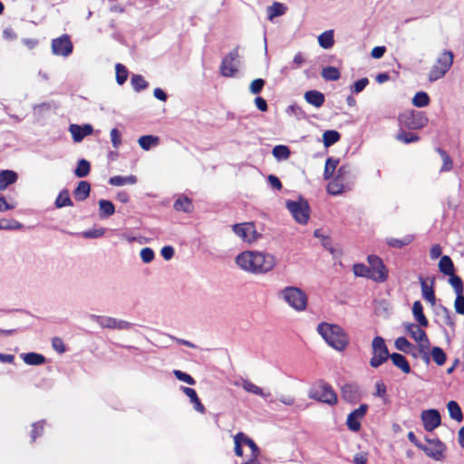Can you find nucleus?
<instances>
[{
    "label": "nucleus",
    "mask_w": 464,
    "mask_h": 464,
    "mask_svg": "<svg viewBox=\"0 0 464 464\" xmlns=\"http://www.w3.org/2000/svg\"><path fill=\"white\" fill-rule=\"evenodd\" d=\"M52 53L56 56L68 57L73 52V44L67 34L52 40Z\"/></svg>",
    "instance_id": "nucleus-10"
},
{
    "label": "nucleus",
    "mask_w": 464,
    "mask_h": 464,
    "mask_svg": "<svg viewBox=\"0 0 464 464\" xmlns=\"http://www.w3.org/2000/svg\"><path fill=\"white\" fill-rule=\"evenodd\" d=\"M19 175L13 169L0 170V191L5 190L9 186L16 183Z\"/></svg>",
    "instance_id": "nucleus-20"
},
{
    "label": "nucleus",
    "mask_w": 464,
    "mask_h": 464,
    "mask_svg": "<svg viewBox=\"0 0 464 464\" xmlns=\"http://www.w3.org/2000/svg\"><path fill=\"white\" fill-rule=\"evenodd\" d=\"M282 295L285 301L295 310H305L307 306V295L303 290L295 286H286L282 291Z\"/></svg>",
    "instance_id": "nucleus-7"
},
{
    "label": "nucleus",
    "mask_w": 464,
    "mask_h": 464,
    "mask_svg": "<svg viewBox=\"0 0 464 464\" xmlns=\"http://www.w3.org/2000/svg\"><path fill=\"white\" fill-rule=\"evenodd\" d=\"M428 117L420 111L410 110L401 112L398 116L399 125L410 130L424 128L428 123Z\"/></svg>",
    "instance_id": "nucleus-4"
},
{
    "label": "nucleus",
    "mask_w": 464,
    "mask_h": 464,
    "mask_svg": "<svg viewBox=\"0 0 464 464\" xmlns=\"http://www.w3.org/2000/svg\"><path fill=\"white\" fill-rule=\"evenodd\" d=\"M2 224V230H21L24 228V224L15 219L0 218Z\"/></svg>",
    "instance_id": "nucleus-55"
},
{
    "label": "nucleus",
    "mask_w": 464,
    "mask_h": 464,
    "mask_svg": "<svg viewBox=\"0 0 464 464\" xmlns=\"http://www.w3.org/2000/svg\"><path fill=\"white\" fill-rule=\"evenodd\" d=\"M414 240L413 235H406L402 238L388 237L386 238V244L390 247L401 249L406 246H409Z\"/></svg>",
    "instance_id": "nucleus-39"
},
{
    "label": "nucleus",
    "mask_w": 464,
    "mask_h": 464,
    "mask_svg": "<svg viewBox=\"0 0 464 464\" xmlns=\"http://www.w3.org/2000/svg\"><path fill=\"white\" fill-rule=\"evenodd\" d=\"M304 98L307 103L315 108H321L325 102L324 94L318 90L306 91L304 94Z\"/></svg>",
    "instance_id": "nucleus-22"
},
{
    "label": "nucleus",
    "mask_w": 464,
    "mask_h": 464,
    "mask_svg": "<svg viewBox=\"0 0 464 464\" xmlns=\"http://www.w3.org/2000/svg\"><path fill=\"white\" fill-rule=\"evenodd\" d=\"M76 201H84L90 197L91 184L87 180H81L72 191Z\"/></svg>",
    "instance_id": "nucleus-24"
},
{
    "label": "nucleus",
    "mask_w": 464,
    "mask_h": 464,
    "mask_svg": "<svg viewBox=\"0 0 464 464\" xmlns=\"http://www.w3.org/2000/svg\"><path fill=\"white\" fill-rule=\"evenodd\" d=\"M447 72L445 70H442L440 67H439L438 64H435L431 67L430 73H429V81L430 82H436L442 78Z\"/></svg>",
    "instance_id": "nucleus-61"
},
{
    "label": "nucleus",
    "mask_w": 464,
    "mask_h": 464,
    "mask_svg": "<svg viewBox=\"0 0 464 464\" xmlns=\"http://www.w3.org/2000/svg\"><path fill=\"white\" fill-rule=\"evenodd\" d=\"M391 359L392 364L400 369L403 373L410 374L412 372L411 365L406 357L400 353H392Z\"/></svg>",
    "instance_id": "nucleus-23"
},
{
    "label": "nucleus",
    "mask_w": 464,
    "mask_h": 464,
    "mask_svg": "<svg viewBox=\"0 0 464 464\" xmlns=\"http://www.w3.org/2000/svg\"><path fill=\"white\" fill-rule=\"evenodd\" d=\"M439 270L443 275L450 276L453 274L454 271V264L451 258L447 256L443 255L441 256L440 261H439Z\"/></svg>",
    "instance_id": "nucleus-45"
},
{
    "label": "nucleus",
    "mask_w": 464,
    "mask_h": 464,
    "mask_svg": "<svg viewBox=\"0 0 464 464\" xmlns=\"http://www.w3.org/2000/svg\"><path fill=\"white\" fill-rule=\"evenodd\" d=\"M449 283L454 289L456 296L463 295L464 284L460 276L454 273L449 276Z\"/></svg>",
    "instance_id": "nucleus-51"
},
{
    "label": "nucleus",
    "mask_w": 464,
    "mask_h": 464,
    "mask_svg": "<svg viewBox=\"0 0 464 464\" xmlns=\"http://www.w3.org/2000/svg\"><path fill=\"white\" fill-rule=\"evenodd\" d=\"M236 264L251 274H266L276 264L275 256L261 251H243L236 256Z\"/></svg>",
    "instance_id": "nucleus-1"
},
{
    "label": "nucleus",
    "mask_w": 464,
    "mask_h": 464,
    "mask_svg": "<svg viewBox=\"0 0 464 464\" xmlns=\"http://www.w3.org/2000/svg\"><path fill=\"white\" fill-rule=\"evenodd\" d=\"M272 155L277 161H284L290 158L291 150L286 145L278 144L273 147Z\"/></svg>",
    "instance_id": "nucleus-40"
},
{
    "label": "nucleus",
    "mask_w": 464,
    "mask_h": 464,
    "mask_svg": "<svg viewBox=\"0 0 464 464\" xmlns=\"http://www.w3.org/2000/svg\"><path fill=\"white\" fill-rule=\"evenodd\" d=\"M372 357L370 359V365L372 368H378L386 362L391 357L385 339L376 335L372 342Z\"/></svg>",
    "instance_id": "nucleus-6"
},
{
    "label": "nucleus",
    "mask_w": 464,
    "mask_h": 464,
    "mask_svg": "<svg viewBox=\"0 0 464 464\" xmlns=\"http://www.w3.org/2000/svg\"><path fill=\"white\" fill-rule=\"evenodd\" d=\"M341 133L336 130H326L323 132L322 142L325 149L330 148L341 140Z\"/></svg>",
    "instance_id": "nucleus-32"
},
{
    "label": "nucleus",
    "mask_w": 464,
    "mask_h": 464,
    "mask_svg": "<svg viewBox=\"0 0 464 464\" xmlns=\"http://www.w3.org/2000/svg\"><path fill=\"white\" fill-rule=\"evenodd\" d=\"M395 348L404 353H409L413 348V344L405 337L400 336L394 342Z\"/></svg>",
    "instance_id": "nucleus-53"
},
{
    "label": "nucleus",
    "mask_w": 464,
    "mask_h": 464,
    "mask_svg": "<svg viewBox=\"0 0 464 464\" xmlns=\"http://www.w3.org/2000/svg\"><path fill=\"white\" fill-rule=\"evenodd\" d=\"M98 205L99 218L102 220L112 216L116 211L114 204L110 199L101 198L98 201Z\"/></svg>",
    "instance_id": "nucleus-26"
},
{
    "label": "nucleus",
    "mask_w": 464,
    "mask_h": 464,
    "mask_svg": "<svg viewBox=\"0 0 464 464\" xmlns=\"http://www.w3.org/2000/svg\"><path fill=\"white\" fill-rule=\"evenodd\" d=\"M21 358L23 359V361L25 364L31 365V366L43 365L46 362V357L44 354L36 353V352H29V353H21Z\"/></svg>",
    "instance_id": "nucleus-25"
},
{
    "label": "nucleus",
    "mask_w": 464,
    "mask_h": 464,
    "mask_svg": "<svg viewBox=\"0 0 464 464\" xmlns=\"http://www.w3.org/2000/svg\"><path fill=\"white\" fill-rule=\"evenodd\" d=\"M341 395L343 401L349 403L357 402L360 398V387L358 384L353 382L344 383L341 387Z\"/></svg>",
    "instance_id": "nucleus-18"
},
{
    "label": "nucleus",
    "mask_w": 464,
    "mask_h": 464,
    "mask_svg": "<svg viewBox=\"0 0 464 464\" xmlns=\"http://www.w3.org/2000/svg\"><path fill=\"white\" fill-rule=\"evenodd\" d=\"M369 405L362 403L360 406L353 410L346 418V426L349 430L358 432L362 428V420L367 414Z\"/></svg>",
    "instance_id": "nucleus-11"
},
{
    "label": "nucleus",
    "mask_w": 464,
    "mask_h": 464,
    "mask_svg": "<svg viewBox=\"0 0 464 464\" xmlns=\"http://www.w3.org/2000/svg\"><path fill=\"white\" fill-rule=\"evenodd\" d=\"M430 345H428V343L420 345L419 347V353L422 361L429 365L430 363L431 359V352H430Z\"/></svg>",
    "instance_id": "nucleus-63"
},
{
    "label": "nucleus",
    "mask_w": 464,
    "mask_h": 464,
    "mask_svg": "<svg viewBox=\"0 0 464 464\" xmlns=\"http://www.w3.org/2000/svg\"><path fill=\"white\" fill-rule=\"evenodd\" d=\"M317 332L333 349L343 352L349 344L345 331L338 324L322 322L317 325Z\"/></svg>",
    "instance_id": "nucleus-2"
},
{
    "label": "nucleus",
    "mask_w": 464,
    "mask_h": 464,
    "mask_svg": "<svg viewBox=\"0 0 464 464\" xmlns=\"http://www.w3.org/2000/svg\"><path fill=\"white\" fill-rule=\"evenodd\" d=\"M334 178L349 187V185L356 179L355 169L350 163L343 164L337 169Z\"/></svg>",
    "instance_id": "nucleus-17"
},
{
    "label": "nucleus",
    "mask_w": 464,
    "mask_h": 464,
    "mask_svg": "<svg viewBox=\"0 0 464 464\" xmlns=\"http://www.w3.org/2000/svg\"><path fill=\"white\" fill-rule=\"evenodd\" d=\"M436 150L439 152V154L440 155L442 161H443L440 171L450 170L453 167V162H452L450 156L446 152L445 150H443L441 148H437Z\"/></svg>",
    "instance_id": "nucleus-58"
},
{
    "label": "nucleus",
    "mask_w": 464,
    "mask_h": 464,
    "mask_svg": "<svg viewBox=\"0 0 464 464\" xmlns=\"http://www.w3.org/2000/svg\"><path fill=\"white\" fill-rule=\"evenodd\" d=\"M137 177L135 175H129V176H121V175H116V176H112L108 180V183L111 186H115V187H121V186H124L126 184H135L137 183Z\"/></svg>",
    "instance_id": "nucleus-36"
},
{
    "label": "nucleus",
    "mask_w": 464,
    "mask_h": 464,
    "mask_svg": "<svg viewBox=\"0 0 464 464\" xmlns=\"http://www.w3.org/2000/svg\"><path fill=\"white\" fill-rule=\"evenodd\" d=\"M287 11V6L280 2H274L267 7V18L272 21L276 17L282 16Z\"/></svg>",
    "instance_id": "nucleus-38"
},
{
    "label": "nucleus",
    "mask_w": 464,
    "mask_h": 464,
    "mask_svg": "<svg viewBox=\"0 0 464 464\" xmlns=\"http://www.w3.org/2000/svg\"><path fill=\"white\" fill-rule=\"evenodd\" d=\"M447 409L449 411L450 418L456 420L457 422L463 421V413L459 404L456 401H450L447 403Z\"/></svg>",
    "instance_id": "nucleus-41"
},
{
    "label": "nucleus",
    "mask_w": 464,
    "mask_h": 464,
    "mask_svg": "<svg viewBox=\"0 0 464 464\" xmlns=\"http://www.w3.org/2000/svg\"><path fill=\"white\" fill-rule=\"evenodd\" d=\"M321 75L325 81L335 82L341 78V72L335 66L327 65L322 69Z\"/></svg>",
    "instance_id": "nucleus-42"
},
{
    "label": "nucleus",
    "mask_w": 464,
    "mask_h": 464,
    "mask_svg": "<svg viewBox=\"0 0 464 464\" xmlns=\"http://www.w3.org/2000/svg\"><path fill=\"white\" fill-rule=\"evenodd\" d=\"M238 46L235 47L222 59L219 72L223 77L231 78L237 73L238 69L233 64V62L238 58Z\"/></svg>",
    "instance_id": "nucleus-13"
},
{
    "label": "nucleus",
    "mask_w": 464,
    "mask_h": 464,
    "mask_svg": "<svg viewBox=\"0 0 464 464\" xmlns=\"http://www.w3.org/2000/svg\"><path fill=\"white\" fill-rule=\"evenodd\" d=\"M317 40L320 47L324 50L331 49L334 44V31L330 29L323 32L318 35Z\"/></svg>",
    "instance_id": "nucleus-31"
},
{
    "label": "nucleus",
    "mask_w": 464,
    "mask_h": 464,
    "mask_svg": "<svg viewBox=\"0 0 464 464\" xmlns=\"http://www.w3.org/2000/svg\"><path fill=\"white\" fill-rule=\"evenodd\" d=\"M353 272L356 277L371 279L373 278L372 271L363 263H355L353 266Z\"/></svg>",
    "instance_id": "nucleus-46"
},
{
    "label": "nucleus",
    "mask_w": 464,
    "mask_h": 464,
    "mask_svg": "<svg viewBox=\"0 0 464 464\" xmlns=\"http://www.w3.org/2000/svg\"><path fill=\"white\" fill-rule=\"evenodd\" d=\"M308 398L329 406H334L338 402V396L332 385L320 379L315 382L308 391Z\"/></svg>",
    "instance_id": "nucleus-3"
},
{
    "label": "nucleus",
    "mask_w": 464,
    "mask_h": 464,
    "mask_svg": "<svg viewBox=\"0 0 464 464\" xmlns=\"http://www.w3.org/2000/svg\"><path fill=\"white\" fill-rule=\"evenodd\" d=\"M420 420L426 431L431 432L441 425V415L438 409L430 408L420 412Z\"/></svg>",
    "instance_id": "nucleus-12"
},
{
    "label": "nucleus",
    "mask_w": 464,
    "mask_h": 464,
    "mask_svg": "<svg viewBox=\"0 0 464 464\" xmlns=\"http://www.w3.org/2000/svg\"><path fill=\"white\" fill-rule=\"evenodd\" d=\"M233 232L243 241L252 243L262 237L256 229L254 222L236 223L232 227Z\"/></svg>",
    "instance_id": "nucleus-9"
},
{
    "label": "nucleus",
    "mask_w": 464,
    "mask_h": 464,
    "mask_svg": "<svg viewBox=\"0 0 464 464\" xmlns=\"http://www.w3.org/2000/svg\"><path fill=\"white\" fill-rule=\"evenodd\" d=\"M286 113L288 115L295 116L297 120H307L308 115L305 111L296 103H293L286 108Z\"/></svg>",
    "instance_id": "nucleus-54"
},
{
    "label": "nucleus",
    "mask_w": 464,
    "mask_h": 464,
    "mask_svg": "<svg viewBox=\"0 0 464 464\" xmlns=\"http://www.w3.org/2000/svg\"><path fill=\"white\" fill-rule=\"evenodd\" d=\"M242 388L248 393L257 395L265 400L271 397L270 392H266L261 387L256 385L249 380H243Z\"/></svg>",
    "instance_id": "nucleus-29"
},
{
    "label": "nucleus",
    "mask_w": 464,
    "mask_h": 464,
    "mask_svg": "<svg viewBox=\"0 0 464 464\" xmlns=\"http://www.w3.org/2000/svg\"><path fill=\"white\" fill-rule=\"evenodd\" d=\"M411 313L414 320L417 322V325L420 327H428L429 320L424 314L423 305L420 300L413 302L411 306Z\"/></svg>",
    "instance_id": "nucleus-21"
},
{
    "label": "nucleus",
    "mask_w": 464,
    "mask_h": 464,
    "mask_svg": "<svg viewBox=\"0 0 464 464\" xmlns=\"http://www.w3.org/2000/svg\"><path fill=\"white\" fill-rule=\"evenodd\" d=\"M140 259L145 264H150L155 258V252L151 247L145 246L140 252Z\"/></svg>",
    "instance_id": "nucleus-60"
},
{
    "label": "nucleus",
    "mask_w": 464,
    "mask_h": 464,
    "mask_svg": "<svg viewBox=\"0 0 464 464\" xmlns=\"http://www.w3.org/2000/svg\"><path fill=\"white\" fill-rule=\"evenodd\" d=\"M266 81L262 78L253 80L249 85V92L254 95H258L264 89Z\"/></svg>",
    "instance_id": "nucleus-59"
},
{
    "label": "nucleus",
    "mask_w": 464,
    "mask_h": 464,
    "mask_svg": "<svg viewBox=\"0 0 464 464\" xmlns=\"http://www.w3.org/2000/svg\"><path fill=\"white\" fill-rule=\"evenodd\" d=\"M130 84L136 92H140L149 87V82L141 74H132L130 77Z\"/></svg>",
    "instance_id": "nucleus-48"
},
{
    "label": "nucleus",
    "mask_w": 464,
    "mask_h": 464,
    "mask_svg": "<svg viewBox=\"0 0 464 464\" xmlns=\"http://www.w3.org/2000/svg\"><path fill=\"white\" fill-rule=\"evenodd\" d=\"M373 395L385 400L387 395V387L383 382L378 381L375 382V392H373Z\"/></svg>",
    "instance_id": "nucleus-64"
},
{
    "label": "nucleus",
    "mask_w": 464,
    "mask_h": 464,
    "mask_svg": "<svg viewBox=\"0 0 464 464\" xmlns=\"http://www.w3.org/2000/svg\"><path fill=\"white\" fill-rule=\"evenodd\" d=\"M160 137L153 134L142 135L138 139L140 147L148 151L160 144Z\"/></svg>",
    "instance_id": "nucleus-30"
},
{
    "label": "nucleus",
    "mask_w": 464,
    "mask_h": 464,
    "mask_svg": "<svg viewBox=\"0 0 464 464\" xmlns=\"http://www.w3.org/2000/svg\"><path fill=\"white\" fill-rule=\"evenodd\" d=\"M348 188L343 182L337 180L334 177L329 180L326 187V191L332 196H339L343 194Z\"/></svg>",
    "instance_id": "nucleus-34"
},
{
    "label": "nucleus",
    "mask_w": 464,
    "mask_h": 464,
    "mask_svg": "<svg viewBox=\"0 0 464 464\" xmlns=\"http://www.w3.org/2000/svg\"><path fill=\"white\" fill-rule=\"evenodd\" d=\"M172 373L179 382H185L188 385H195L197 383L196 380L186 372L175 369L173 370Z\"/></svg>",
    "instance_id": "nucleus-57"
},
{
    "label": "nucleus",
    "mask_w": 464,
    "mask_h": 464,
    "mask_svg": "<svg viewBox=\"0 0 464 464\" xmlns=\"http://www.w3.org/2000/svg\"><path fill=\"white\" fill-rule=\"evenodd\" d=\"M340 159L334 158V157H327L324 164V180H330L332 178L334 177L337 167L339 165Z\"/></svg>",
    "instance_id": "nucleus-27"
},
{
    "label": "nucleus",
    "mask_w": 464,
    "mask_h": 464,
    "mask_svg": "<svg viewBox=\"0 0 464 464\" xmlns=\"http://www.w3.org/2000/svg\"><path fill=\"white\" fill-rule=\"evenodd\" d=\"M73 202L70 197V192L67 188H63L57 195L54 200V207L56 208H63L65 207H72Z\"/></svg>",
    "instance_id": "nucleus-35"
},
{
    "label": "nucleus",
    "mask_w": 464,
    "mask_h": 464,
    "mask_svg": "<svg viewBox=\"0 0 464 464\" xmlns=\"http://www.w3.org/2000/svg\"><path fill=\"white\" fill-rule=\"evenodd\" d=\"M106 229L102 227H92L80 233V236L86 239H94L103 237Z\"/></svg>",
    "instance_id": "nucleus-52"
},
{
    "label": "nucleus",
    "mask_w": 464,
    "mask_h": 464,
    "mask_svg": "<svg viewBox=\"0 0 464 464\" xmlns=\"http://www.w3.org/2000/svg\"><path fill=\"white\" fill-rule=\"evenodd\" d=\"M69 131L72 134V140L75 143L82 141L87 136L92 135L93 132V127L90 123L76 124L72 123L69 126Z\"/></svg>",
    "instance_id": "nucleus-16"
},
{
    "label": "nucleus",
    "mask_w": 464,
    "mask_h": 464,
    "mask_svg": "<svg viewBox=\"0 0 464 464\" xmlns=\"http://www.w3.org/2000/svg\"><path fill=\"white\" fill-rule=\"evenodd\" d=\"M419 281L420 284V289H421V296L422 298L429 302L431 305H434L436 303V295H435V278H432L430 280V285L429 286L427 285L426 280L423 278L422 276H419Z\"/></svg>",
    "instance_id": "nucleus-19"
},
{
    "label": "nucleus",
    "mask_w": 464,
    "mask_h": 464,
    "mask_svg": "<svg viewBox=\"0 0 464 464\" xmlns=\"http://www.w3.org/2000/svg\"><path fill=\"white\" fill-rule=\"evenodd\" d=\"M401 127L398 133L396 134V140L401 141L404 144H411L420 140V137L419 134L411 131H408Z\"/></svg>",
    "instance_id": "nucleus-33"
},
{
    "label": "nucleus",
    "mask_w": 464,
    "mask_h": 464,
    "mask_svg": "<svg viewBox=\"0 0 464 464\" xmlns=\"http://www.w3.org/2000/svg\"><path fill=\"white\" fill-rule=\"evenodd\" d=\"M91 172V163L86 159H79L77 160L76 167L73 170V174L76 178H85Z\"/></svg>",
    "instance_id": "nucleus-37"
},
{
    "label": "nucleus",
    "mask_w": 464,
    "mask_h": 464,
    "mask_svg": "<svg viewBox=\"0 0 464 464\" xmlns=\"http://www.w3.org/2000/svg\"><path fill=\"white\" fill-rule=\"evenodd\" d=\"M45 425V420H40L32 424V430L30 431L31 442H34L37 438L43 436Z\"/></svg>",
    "instance_id": "nucleus-50"
},
{
    "label": "nucleus",
    "mask_w": 464,
    "mask_h": 464,
    "mask_svg": "<svg viewBox=\"0 0 464 464\" xmlns=\"http://www.w3.org/2000/svg\"><path fill=\"white\" fill-rule=\"evenodd\" d=\"M285 207L296 223L300 225L308 223L310 218V206L303 196H299L297 200L287 199L285 201Z\"/></svg>",
    "instance_id": "nucleus-5"
},
{
    "label": "nucleus",
    "mask_w": 464,
    "mask_h": 464,
    "mask_svg": "<svg viewBox=\"0 0 464 464\" xmlns=\"http://www.w3.org/2000/svg\"><path fill=\"white\" fill-rule=\"evenodd\" d=\"M128 77H129V70L128 68L121 63H117L115 64V80H116V82L117 84L119 85H123L127 80H128Z\"/></svg>",
    "instance_id": "nucleus-47"
},
{
    "label": "nucleus",
    "mask_w": 464,
    "mask_h": 464,
    "mask_svg": "<svg viewBox=\"0 0 464 464\" xmlns=\"http://www.w3.org/2000/svg\"><path fill=\"white\" fill-rule=\"evenodd\" d=\"M246 446L251 450V456L248 459L258 460L261 450L252 439H246Z\"/></svg>",
    "instance_id": "nucleus-62"
},
{
    "label": "nucleus",
    "mask_w": 464,
    "mask_h": 464,
    "mask_svg": "<svg viewBox=\"0 0 464 464\" xmlns=\"http://www.w3.org/2000/svg\"><path fill=\"white\" fill-rule=\"evenodd\" d=\"M173 208L176 211L184 212V213H191L194 208L192 199L185 195L179 196L175 200V202L173 204Z\"/></svg>",
    "instance_id": "nucleus-28"
},
{
    "label": "nucleus",
    "mask_w": 464,
    "mask_h": 464,
    "mask_svg": "<svg viewBox=\"0 0 464 464\" xmlns=\"http://www.w3.org/2000/svg\"><path fill=\"white\" fill-rule=\"evenodd\" d=\"M406 334H408L417 343V346L428 343L430 345V339L426 332L413 323H403L402 324Z\"/></svg>",
    "instance_id": "nucleus-15"
},
{
    "label": "nucleus",
    "mask_w": 464,
    "mask_h": 464,
    "mask_svg": "<svg viewBox=\"0 0 464 464\" xmlns=\"http://www.w3.org/2000/svg\"><path fill=\"white\" fill-rule=\"evenodd\" d=\"M430 102L429 94L424 91L417 92L411 99V103L417 108H424Z\"/></svg>",
    "instance_id": "nucleus-44"
},
{
    "label": "nucleus",
    "mask_w": 464,
    "mask_h": 464,
    "mask_svg": "<svg viewBox=\"0 0 464 464\" xmlns=\"http://www.w3.org/2000/svg\"><path fill=\"white\" fill-rule=\"evenodd\" d=\"M454 54L451 51L445 50L443 53L438 58L437 63L446 72L450 69L453 63Z\"/></svg>",
    "instance_id": "nucleus-43"
},
{
    "label": "nucleus",
    "mask_w": 464,
    "mask_h": 464,
    "mask_svg": "<svg viewBox=\"0 0 464 464\" xmlns=\"http://www.w3.org/2000/svg\"><path fill=\"white\" fill-rule=\"evenodd\" d=\"M370 81L367 77H362L356 80L351 86L350 91L352 94H358L362 92L369 84Z\"/></svg>",
    "instance_id": "nucleus-56"
},
{
    "label": "nucleus",
    "mask_w": 464,
    "mask_h": 464,
    "mask_svg": "<svg viewBox=\"0 0 464 464\" xmlns=\"http://www.w3.org/2000/svg\"><path fill=\"white\" fill-rule=\"evenodd\" d=\"M424 440L427 443L434 446V449H432L427 445V451H423L426 454V456L436 461H442L446 457V444L443 441H441L439 438L430 439L428 436H425Z\"/></svg>",
    "instance_id": "nucleus-14"
},
{
    "label": "nucleus",
    "mask_w": 464,
    "mask_h": 464,
    "mask_svg": "<svg viewBox=\"0 0 464 464\" xmlns=\"http://www.w3.org/2000/svg\"><path fill=\"white\" fill-rule=\"evenodd\" d=\"M431 358L438 366H442L447 361V354L440 346H432L430 349Z\"/></svg>",
    "instance_id": "nucleus-49"
},
{
    "label": "nucleus",
    "mask_w": 464,
    "mask_h": 464,
    "mask_svg": "<svg viewBox=\"0 0 464 464\" xmlns=\"http://www.w3.org/2000/svg\"><path fill=\"white\" fill-rule=\"evenodd\" d=\"M369 269L372 271L373 278L372 280L376 283H384L389 277V270L383 260L377 255H369L367 256Z\"/></svg>",
    "instance_id": "nucleus-8"
}]
</instances>
